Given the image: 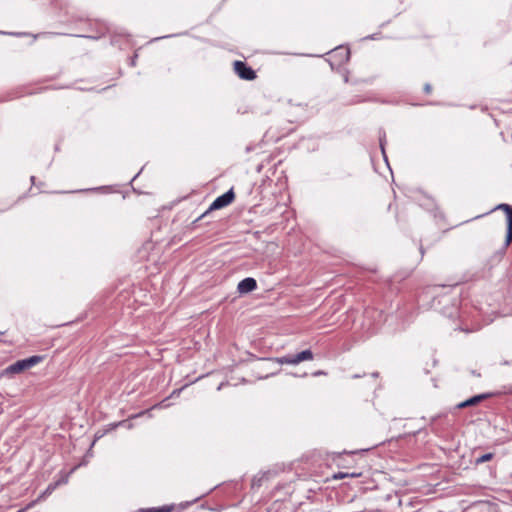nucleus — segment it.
Returning a JSON list of instances; mask_svg holds the SVG:
<instances>
[{
	"mask_svg": "<svg viewBox=\"0 0 512 512\" xmlns=\"http://www.w3.org/2000/svg\"><path fill=\"white\" fill-rule=\"evenodd\" d=\"M234 70L236 74L244 80H253L256 78L255 71L246 65V63L242 61H235L234 62Z\"/></svg>",
	"mask_w": 512,
	"mask_h": 512,
	"instance_id": "obj_5",
	"label": "nucleus"
},
{
	"mask_svg": "<svg viewBox=\"0 0 512 512\" xmlns=\"http://www.w3.org/2000/svg\"><path fill=\"white\" fill-rule=\"evenodd\" d=\"M424 90H425V92H426V93H430V91H431V85H430V84H426V85L424 86Z\"/></svg>",
	"mask_w": 512,
	"mask_h": 512,
	"instance_id": "obj_16",
	"label": "nucleus"
},
{
	"mask_svg": "<svg viewBox=\"0 0 512 512\" xmlns=\"http://www.w3.org/2000/svg\"><path fill=\"white\" fill-rule=\"evenodd\" d=\"M268 473H263L260 477H254L252 480V488L260 487L261 481L266 478Z\"/></svg>",
	"mask_w": 512,
	"mask_h": 512,
	"instance_id": "obj_12",
	"label": "nucleus"
},
{
	"mask_svg": "<svg viewBox=\"0 0 512 512\" xmlns=\"http://www.w3.org/2000/svg\"><path fill=\"white\" fill-rule=\"evenodd\" d=\"M148 412H149V410L140 412L139 414L135 415V417H139V416L144 415V414H146Z\"/></svg>",
	"mask_w": 512,
	"mask_h": 512,
	"instance_id": "obj_18",
	"label": "nucleus"
},
{
	"mask_svg": "<svg viewBox=\"0 0 512 512\" xmlns=\"http://www.w3.org/2000/svg\"><path fill=\"white\" fill-rule=\"evenodd\" d=\"M181 390H182V389H176V390H174V391L170 394V396H169L167 399L172 398V397H175V396H178V395L180 394Z\"/></svg>",
	"mask_w": 512,
	"mask_h": 512,
	"instance_id": "obj_15",
	"label": "nucleus"
},
{
	"mask_svg": "<svg viewBox=\"0 0 512 512\" xmlns=\"http://www.w3.org/2000/svg\"><path fill=\"white\" fill-rule=\"evenodd\" d=\"M493 456L494 455L492 453H486V454L478 457L475 462H476V464H481V463L490 461L493 458Z\"/></svg>",
	"mask_w": 512,
	"mask_h": 512,
	"instance_id": "obj_11",
	"label": "nucleus"
},
{
	"mask_svg": "<svg viewBox=\"0 0 512 512\" xmlns=\"http://www.w3.org/2000/svg\"><path fill=\"white\" fill-rule=\"evenodd\" d=\"M59 481H60V485L61 484H66L67 481H68V477H64V478L60 479Z\"/></svg>",
	"mask_w": 512,
	"mask_h": 512,
	"instance_id": "obj_17",
	"label": "nucleus"
},
{
	"mask_svg": "<svg viewBox=\"0 0 512 512\" xmlns=\"http://www.w3.org/2000/svg\"><path fill=\"white\" fill-rule=\"evenodd\" d=\"M206 494H207V492H206V493H203V494H202V495H200V496H198L197 498H195V499H194V501H193V502L197 501L198 499H201V497L205 496Z\"/></svg>",
	"mask_w": 512,
	"mask_h": 512,
	"instance_id": "obj_19",
	"label": "nucleus"
},
{
	"mask_svg": "<svg viewBox=\"0 0 512 512\" xmlns=\"http://www.w3.org/2000/svg\"><path fill=\"white\" fill-rule=\"evenodd\" d=\"M489 396V394H479L476 396H473L457 405V408L462 409L469 406L476 405L480 403L482 400L486 399Z\"/></svg>",
	"mask_w": 512,
	"mask_h": 512,
	"instance_id": "obj_9",
	"label": "nucleus"
},
{
	"mask_svg": "<svg viewBox=\"0 0 512 512\" xmlns=\"http://www.w3.org/2000/svg\"><path fill=\"white\" fill-rule=\"evenodd\" d=\"M173 509H174V505H164L161 507L140 509L139 512H171Z\"/></svg>",
	"mask_w": 512,
	"mask_h": 512,
	"instance_id": "obj_10",
	"label": "nucleus"
},
{
	"mask_svg": "<svg viewBox=\"0 0 512 512\" xmlns=\"http://www.w3.org/2000/svg\"><path fill=\"white\" fill-rule=\"evenodd\" d=\"M385 133L383 132L381 135H380V148H381V151H382V154L384 156V159L387 160L386 158V154H385V148H384V144H385Z\"/></svg>",
	"mask_w": 512,
	"mask_h": 512,
	"instance_id": "obj_13",
	"label": "nucleus"
},
{
	"mask_svg": "<svg viewBox=\"0 0 512 512\" xmlns=\"http://www.w3.org/2000/svg\"><path fill=\"white\" fill-rule=\"evenodd\" d=\"M42 360H43V357L42 356H38V355L31 356L29 358L19 360V361L15 362V363L9 365L5 369V373H10V374L20 373V372H22V371H24L26 369H29V368L37 365Z\"/></svg>",
	"mask_w": 512,
	"mask_h": 512,
	"instance_id": "obj_1",
	"label": "nucleus"
},
{
	"mask_svg": "<svg viewBox=\"0 0 512 512\" xmlns=\"http://www.w3.org/2000/svg\"><path fill=\"white\" fill-rule=\"evenodd\" d=\"M257 282L254 278L247 277L238 283L237 289L239 293L246 294L256 289Z\"/></svg>",
	"mask_w": 512,
	"mask_h": 512,
	"instance_id": "obj_7",
	"label": "nucleus"
},
{
	"mask_svg": "<svg viewBox=\"0 0 512 512\" xmlns=\"http://www.w3.org/2000/svg\"><path fill=\"white\" fill-rule=\"evenodd\" d=\"M234 198H235V194H234L233 189L231 188L230 190H228L224 194L218 196L212 202V204L210 205L209 209L205 213H203L197 220L203 218L210 211L218 210V209H221V208H224V207L228 206L230 203H232Z\"/></svg>",
	"mask_w": 512,
	"mask_h": 512,
	"instance_id": "obj_2",
	"label": "nucleus"
},
{
	"mask_svg": "<svg viewBox=\"0 0 512 512\" xmlns=\"http://www.w3.org/2000/svg\"><path fill=\"white\" fill-rule=\"evenodd\" d=\"M87 37L90 39H97L96 37H93V36H87Z\"/></svg>",
	"mask_w": 512,
	"mask_h": 512,
	"instance_id": "obj_21",
	"label": "nucleus"
},
{
	"mask_svg": "<svg viewBox=\"0 0 512 512\" xmlns=\"http://www.w3.org/2000/svg\"><path fill=\"white\" fill-rule=\"evenodd\" d=\"M313 359V353L311 350L307 349L302 352H299L295 355H285L277 359L280 364H289V365H297L303 361H310Z\"/></svg>",
	"mask_w": 512,
	"mask_h": 512,
	"instance_id": "obj_3",
	"label": "nucleus"
},
{
	"mask_svg": "<svg viewBox=\"0 0 512 512\" xmlns=\"http://www.w3.org/2000/svg\"><path fill=\"white\" fill-rule=\"evenodd\" d=\"M359 377H360V376H359V375H357V374H355V375L353 376V378H359Z\"/></svg>",
	"mask_w": 512,
	"mask_h": 512,
	"instance_id": "obj_22",
	"label": "nucleus"
},
{
	"mask_svg": "<svg viewBox=\"0 0 512 512\" xmlns=\"http://www.w3.org/2000/svg\"><path fill=\"white\" fill-rule=\"evenodd\" d=\"M166 400H167V399L163 400V401H162V402H160V403L155 404L154 406H152V408H151V409L166 408V407H168V406H169V404H165Z\"/></svg>",
	"mask_w": 512,
	"mask_h": 512,
	"instance_id": "obj_14",
	"label": "nucleus"
},
{
	"mask_svg": "<svg viewBox=\"0 0 512 512\" xmlns=\"http://www.w3.org/2000/svg\"><path fill=\"white\" fill-rule=\"evenodd\" d=\"M60 485V481H56L54 483H51L47 486V488L39 495V497L30 502L23 510H27V509H30L32 508L37 502L45 499L47 496H49L50 494H52V492Z\"/></svg>",
	"mask_w": 512,
	"mask_h": 512,
	"instance_id": "obj_8",
	"label": "nucleus"
},
{
	"mask_svg": "<svg viewBox=\"0 0 512 512\" xmlns=\"http://www.w3.org/2000/svg\"><path fill=\"white\" fill-rule=\"evenodd\" d=\"M350 58V51L347 48L337 47L330 52V64L333 68L334 64L341 65L346 63Z\"/></svg>",
	"mask_w": 512,
	"mask_h": 512,
	"instance_id": "obj_4",
	"label": "nucleus"
},
{
	"mask_svg": "<svg viewBox=\"0 0 512 512\" xmlns=\"http://www.w3.org/2000/svg\"><path fill=\"white\" fill-rule=\"evenodd\" d=\"M22 511H23V510H19V511H17V512H22Z\"/></svg>",
	"mask_w": 512,
	"mask_h": 512,
	"instance_id": "obj_23",
	"label": "nucleus"
},
{
	"mask_svg": "<svg viewBox=\"0 0 512 512\" xmlns=\"http://www.w3.org/2000/svg\"><path fill=\"white\" fill-rule=\"evenodd\" d=\"M167 36H164L163 38H166ZM162 37H156L155 40H159L161 39Z\"/></svg>",
	"mask_w": 512,
	"mask_h": 512,
	"instance_id": "obj_20",
	"label": "nucleus"
},
{
	"mask_svg": "<svg viewBox=\"0 0 512 512\" xmlns=\"http://www.w3.org/2000/svg\"><path fill=\"white\" fill-rule=\"evenodd\" d=\"M495 209L503 210L507 217V234L505 239V246H509L512 242V206L508 204H499Z\"/></svg>",
	"mask_w": 512,
	"mask_h": 512,
	"instance_id": "obj_6",
	"label": "nucleus"
}]
</instances>
